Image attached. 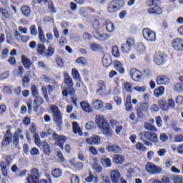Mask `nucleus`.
Instances as JSON below:
<instances>
[{"mask_svg": "<svg viewBox=\"0 0 183 183\" xmlns=\"http://www.w3.org/2000/svg\"><path fill=\"white\" fill-rule=\"evenodd\" d=\"M96 123L97 127L102 129L103 134L106 135V137H111V135H112V129H111L109 124L103 116L97 117Z\"/></svg>", "mask_w": 183, "mask_h": 183, "instance_id": "obj_1", "label": "nucleus"}, {"mask_svg": "<svg viewBox=\"0 0 183 183\" xmlns=\"http://www.w3.org/2000/svg\"><path fill=\"white\" fill-rule=\"evenodd\" d=\"M50 110L53 114L54 121L56 122V124L58 128H61L62 127V113H61V110L58 108L56 105H51Z\"/></svg>", "mask_w": 183, "mask_h": 183, "instance_id": "obj_2", "label": "nucleus"}, {"mask_svg": "<svg viewBox=\"0 0 183 183\" xmlns=\"http://www.w3.org/2000/svg\"><path fill=\"white\" fill-rule=\"evenodd\" d=\"M139 137L142 141H151L153 144H158L159 139L157 133H152L150 132H144L139 134Z\"/></svg>", "mask_w": 183, "mask_h": 183, "instance_id": "obj_3", "label": "nucleus"}, {"mask_svg": "<svg viewBox=\"0 0 183 183\" xmlns=\"http://www.w3.org/2000/svg\"><path fill=\"white\" fill-rule=\"evenodd\" d=\"M124 5H125V3L123 0H114L109 3L108 12H110V14H114V12L119 11V9H121Z\"/></svg>", "mask_w": 183, "mask_h": 183, "instance_id": "obj_4", "label": "nucleus"}, {"mask_svg": "<svg viewBox=\"0 0 183 183\" xmlns=\"http://www.w3.org/2000/svg\"><path fill=\"white\" fill-rule=\"evenodd\" d=\"M149 6H154L148 9L149 14H154V15H161L162 14V9L158 6L159 1L149 0Z\"/></svg>", "mask_w": 183, "mask_h": 183, "instance_id": "obj_5", "label": "nucleus"}, {"mask_svg": "<svg viewBox=\"0 0 183 183\" xmlns=\"http://www.w3.org/2000/svg\"><path fill=\"white\" fill-rule=\"evenodd\" d=\"M4 160L6 162H1L0 163V167L3 177H8V169L6 167L11 165V162H12V156H6Z\"/></svg>", "mask_w": 183, "mask_h": 183, "instance_id": "obj_6", "label": "nucleus"}, {"mask_svg": "<svg viewBox=\"0 0 183 183\" xmlns=\"http://www.w3.org/2000/svg\"><path fill=\"white\" fill-rule=\"evenodd\" d=\"M167 56L163 52L158 51L154 54V61L157 65H164L167 62Z\"/></svg>", "mask_w": 183, "mask_h": 183, "instance_id": "obj_7", "label": "nucleus"}, {"mask_svg": "<svg viewBox=\"0 0 183 183\" xmlns=\"http://www.w3.org/2000/svg\"><path fill=\"white\" fill-rule=\"evenodd\" d=\"M135 45V40L134 37H129L127 39V43L124 44L121 46V51L126 54H128L131 51V48Z\"/></svg>", "mask_w": 183, "mask_h": 183, "instance_id": "obj_8", "label": "nucleus"}, {"mask_svg": "<svg viewBox=\"0 0 183 183\" xmlns=\"http://www.w3.org/2000/svg\"><path fill=\"white\" fill-rule=\"evenodd\" d=\"M28 183H38L39 182V171L38 169H33L31 173L26 178Z\"/></svg>", "mask_w": 183, "mask_h": 183, "instance_id": "obj_9", "label": "nucleus"}, {"mask_svg": "<svg viewBox=\"0 0 183 183\" xmlns=\"http://www.w3.org/2000/svg\"><path fill=\"white\" fill-rule=\"evenodd\" d=\"M172 46L177 52H183V39L181 38H176L172 41Z\"/></svg>", "mask_w": 183, "mask_h": 183, "instance_id": "obj_10", "label": "nucleus"}, {"mask_svg": "<svg viewBox=\"0 0 183 183\" xmlns=\"http://www.w3.org/2000/svg\"><path fill=\"white\" fill-rule=\"evenodd\" d=\"M146 170L149 174H161L162 172V168L157 167V165L152 163H147Z\"/></svg>", "mask_w": 183, "mask_h": 183, "instance_id": "obj_11", "label": "nucleus"}, {"mask_svg": "<svg viewBox=\"0 0 183 183\" xmlns=\"http://www.w3.org/2000/svg\"><path fill=\"white\" fill-rule=\"evenodd\" d=\"M143 36L147 41L154 42L157 39L155 32L151 31L149 29H145L143 30Z\"/></svg>", "mask_w": 183, "mask_h": 183, "instance_id": "obj_12", "label": "nucleus"}, {"mask_svg": "<svg viewBox=\"0 0 183 183\" xmlns=\"http://www.w3.org/2000/svg\"><path fill=\"white\" fill-rule=\"evenodd\" d=\"M53 138L56 141V144L61 148V149H64V144H65V141H66V137L64 136H61L56 132H54L53 134Z\"/></svg>", "mask_w": 183, "mask_h": 183, "instance_id": "obj_13", "label": "nucleus"}, {"mask_svg": "<svg viewBox=\"0 0 183 183\" xmlns=\"http://www.w3.org/2000/svg\"><path fill=\"white\" fill-rule=\"evenodd\" d=\"M12 142V133L11 130H7L4 136L1 145L2 147H8Z\"/></svg>", "mask_w": 183, "mask_h": 183, "instance_id": "obj_14", "label": "nucleus"}, {"mask_svg": "<svg viewBox=\"0 0 183 183\" xmlns=\"http://www.w3.org/2000/svg\"><path fill=\"white\" fill-rule=\"evenodd\" d=\"M141 71L137 69H132L130 70V76L133 79V81H140L142 76H141Z\"/></svg>", "mask_w": 183, "mask_h": 183, "instance_id": "obj_15", "label": "nucleus"}, {"mask_svg": "<svg viewBox=\"0 0 183 183\" xmlns=\"http://www.w3.org/2000/svg\"><path fill=\"white\" fill-rule=\"evenodd\" d=\"M169 77L165 75H161L157 78V85H168L169 84Z\"/></svg>", "mask_w": 183, "mask_h": 183, "instance_id": "obj_16", "label": "nucleus"}, {"mask_svg": "<svg viewBox=\"0 0 183 183\" xmlns=\"http://www.w3.org/2000/svg\"><path fill=\"white\" fill-rule=\"evenodd\" d=\"M35 100L34 102V111H35V112H38V110L39 109V107H41V105H42V104H44V99L39 96L37 97H34Z\"/></svg>", "mask_w": 183, "mask_h": 183, "instance_id": "obj_17", "label": "nucleus"}, {"mask_svg": "<svg viewBox=\"0 0 183 183\" xmlns=\"http://www.w3.org/2000/svg\"><path fill=\"white\" fill-rule=\"evenodd\" d=\"M111 179L113 183H119L121 173L118 170H112L111 172Z\"/></svg>", "mask_w": 183, "mask_h": 183, "instance_id": "obj_18", "label": "nucleus"}, {"mask_svg": "<svg viewBox=\"0 0 183 183\" xmlns=\"http://www.w3.org/2000/svg\"><path fill=\"white\" fill-rule=\"evenodd\" d=\"M21 63L23 64L24 68L26 69H31V66H32V61L31 59L28 58L25 55L21 56Z\"/></svg>", "mask_w": 183, "mask_h": 183, "instance_id": "obj_19", "label": "nucleus"}, {"mask_svg": "<svg viewBox=\"0 0 183 183\" xmlns=\"http://www.w3.org/2000/svg\"><path fill=\"white\" fill-rule=\"evenodd\" d=\"M107 149L109 152H114L115 154H121L122 152V149L117 144L109 145Z\"/></svg>", "mask_w": 183, "mask_h": 183, "instance_id": "obj_20", "label": "nucleus"}, {"mask_svg": "<svg viewBox=\"0 0 183 183\" xmlns=\"http://www.w3.org/2000/svg\"><path fill=\"white\" fill-rule=\"evenodd\" d=\"M86 142H87L89 145H98V144L101 142V139L98 136H94L86 139Z\"/></svg>", "mask_w": 183, "mask_h": 183, "instance_id": "obj_21", "label": "nucleus"}, {"mask_svg": "<svg viewBox=\"0 0 183 183\" xmlns=\"http://www.w3.org/2000/svg\"><path fill=\"white\" fill-rule=\"evenodd\" d=\"M68 94L71 97H74V95H75V89L73 87H68V88L63 89V91H62L63 97L68 98Z\"/></svg>", "mask_w": 183, "mask_h": 183, "instance_id": "obj_22", "label": "nucleus"}, {"mask_svg": "<svg viewBox=\"0 0 183 183\" xmlns=\"http://www.w3.org/2000/svg\"><path fill=\"white\" fill-rule=\"evenodd\" d=\"M94 38H96V39H98L99 41H107V39H109V36H108V34H101V33H99V31H96L94 34Z\"/></svg>", "mask_w": 183, "mask_h": 183, "instance_id": "obj_23", "label": "nucleus"}, {"mask_svg": "<svg viewBox=\"0 0 183 183\" xmlns=\"http://www.w3.org/2000/svg\"><path fill=\"white\" fill-rule=\"evenodd\" d=\"M64 84L69 86V88H72L74 86V81H72V78L68 73L64 74Z\"/></svg>", "mask_w": 183, "mask_h": 183, "instance_id": "obj_24", "label": "nucleus"}, {"mask_svg": "<svg viewBox=\"0 0 183 183\" xmlns=\"http://www.w3.org/2000/svg\"><path fill=\"white\" fill-rule=\"evenodd\" d=\"M22 130L19 129L17 132H14L13 137V144L15 147H18L19 145V134H21Z\"/></svg>", "mask_w": 183, "mask_h": 183, "instance_id": "obj_25", "label": "nucleus"}, {"mask_svg": "<svg viewBox=\"0 0 183 183\" xmlns=\"http://www.w3.org/2000/svg\"><path fill=\"white\" fill-rule=\"evenodd\" d=\"M114 66L116 71H119V74L125 73V69H124V67L122 66V63H121V61H114Z\"/></svg>", "mask_w": 183, "mask_h": 183, "instance_id": "obj_26", "label": "nucleus"}, {"mask_svg": "<svg viewBox=\"0 0 183 183\" xmlns=\"http://www.w3.org/2000/svg\"><path fill=\"white\" fill-rule=\"evenodd\" d=\"M91 107L94 109H101L104 107V103L101 100H94L91 103Z\"/></svg>", "mask_w": 183, "mask_h": 183, "instance_id": "obj_27", "label": "nucleus"}, {"mask_svg": "<svg viewBox=\"0 0 183 183\" xmlns=\"http://www.w3.org/2000/svg\"><path fill=\"white\" fill-rule=\"evenodd\" d=\"M54 54H55V49L54 48V46H52V44H50L46 50L44 56L46 58H49L51 56H54Z\"/></svg>", "mask_w": 183, "mask_h": 183, "instance_id": "obj_28", "label": "nucleus"}, {"mask_svg": "<svg viewBox=\"0 0 183 183\" xmlns=\"http://www.w3.org/2000/svg\"><path fill=\"white\" fill-rule=\"evenodd\" d=\"M41 147L44 152V154L45 155L49 156L51 154V147H49V144L46 142H41Z\"/></svg>", "mask_w": 183, "mask_h": 183, "instance_id": "obj_29", "label": "nucleus"}, {"mask_svg": "<svg viewBox=\"0 0 183 183\" xmlns=\"http://www.w3.org/2000/svg\"><path fill=\"white\" fill-rule=\"evenodd\" d=\"M24 66L21 65H19L17 66L16 69L13 70V74L15 75L16 76H22L24 75Z\"/></svg>", "mask_w": 183, "mask_h": 183, "instance_id": "obj_30", "label": "nucleus"}, {"mask_svg": "<svg viewBox=\"0 0 183 183\" xmlns=\"http://www.w3.org/2000/svg\"><path fill=\"white\" fill-rule=\"evenodd\" d=\"M164 92H165V88L160 86L154 91V95L156 96L157 98H159V97H162V95H164Z\"/></svg>", "mask_w": 183, "mask_h": 183, "instance_id": "obj_31", "label": "nucleus"}, {"mask_svg": "<svg viewBox=\"0 0 183 183\" xmlns=\"http://www.w3.org/2000/svg\"><path fill=\"white\" fill-rule=\"evenodd\" d=\"M158 104L162 111H168V109H169V106H168V103H167L166 99L159 100Z\"/></svg>", "mask_w": 183, "mask_h": 183, "instance_id": "obj_32", "label": "nucleus"}, {"mask_svg": "<svg viewBox=\"0 0 183 183\" xmlns=\"http://www.w3.org/2000/svg\"><path fill=\"white\" fill-rule=\"evenodd\" d=\"M125 107H126V111L131 112L132 111V109H134V107H132V103H131L130 95L127 96L126 98Z\"/></svg>", "mask_w": 183, "mask_h": 183, "instance_id": "obj_33", "label": "nucleus"}, {"mask_svg": "<svg viewBox=\"0 0 183 183\" xmlns=\"http://www.w3.org/2000/svg\"><path fill=\"white\" fill-rule=\"evenodd\" d=\"M98 84L99 89L97 90V94L101 95V94H102V91H105V89H107V85H105V82H104L102 80H99Z\"/></svg>", "mask_w": 183, "mask_h": 183, "instance_id": "obj_34", "label": "nucleus"}, {"mask_svg": "<svg viewBox=\"0 0 183 183\" xmlns=\"http://www.w3.org/2000/svg\"><path fill=\"white\" fill-rule=\"evenodd\" d=\"M38 31L39 41H41L42 44H45V42H46V39L45 38V34H44V30H42V27L41 26L38 27Z\"/></svg>", "mask_w": 183, "mask_h": 183, "instance_id": "obj_35", "label": "nucleus"}, {"mask_svg": "<svg viewBox=\"0 0 183 183\" xmlns=\"http://www.w3.org/2000/svg\"><path fill=\"white\" fill-rule=\"evenodd\" d=\"M73 125V132L75 134H79L80 137L82 135V130H81V128L79 127V124H78V122H74L72 123Z\"/></svg>", "mask_w": 183, "mask_h": 183, "instance_id": "obj_36", "label": "nucleus"}, {"mask_svg": "<svg viewBox=\"0 0 183 183\" xmlns=\"http://www.w3.org/2000/svg\"><path fill=\"white\" fill-rule=\"evenodd\" d=\"M80 105L85 112H92V108H91V106L89 104H88V102H81Z\"/></svg>", "mask_w": 183, "mask_h": 183, "instance_id": "obj_37", "label": "nucleus"}, {"mask_svg": "<svg viewBox=\"0 0 183 183\" xmlns=\"http://www.w3.org/2000/svg\"><path fill=\"white\" fill-rule=\"evenodd\" d=\"M46 51V47L43 44H39L37 46V52L40 55L45 56V52Z\"/></svg>", "mask_w": 183, "mask_h": 183, "instance_id": "obj_38", "label": "nucleus"}, {"mask_svg": "<svg viewBox=\"0 0 183 183\" xmlns=\"http://www.w3.org/2000/svg\"><path fill=\"white\" fill-rule=\"evenodd\" d=\"M21 11L23 15H24L26 18H28L29 16V15H31V9L28 6H22L21 8Z\"/></svg>", "mask_w": 183, "mask_h": 183, "instance_id": "obj_39", "label": "nucleus"}, {"mask_svg": "<svg viewBox=\"0 0 183 183\" xmlns=\"http://www.w3.org/2000/svg\"><path fill=\"white\" fill-rule=\"evenodd\" d=\"M71 75L74 79H75L76 81H79V82H81V76L79 75V71H78L76 69H72Z\"/></svg>", "mask_w": 183, "mask_h": 183, "instance_id": "obj_40", "label": "nucleus"}, {"mask_svg": "<svg viewBox=\"0 0 183 183\" xmlns=\"http://www.w3.org/2000/svg\"><path fill=\"white\" fill-rule=\"evenodd\" d=\"M113 159L115 164H121L124 162V157L121 154H115Z\"/></svg>", "mask_w": 183, "mask_h": 183, "instance_id": "obj_41", "label": "nucleus"}, {"mask_svg": "<svg viewBox=\"0 0 183 183\" xmlns=\"http://www.w3.org/2000/svg\"><path fill=\"white\" fill-rule=\"evenodd\" d=\"M21 81L24 88H28V86H29V82H31V79H29V75H25L23 76Z\"/></svg>", "mask_w": 183, "mask_h": 183, "instance_id": "obj_42", "label": "nucleus"}, {"mask_svg": "<svg viewBox=\"0 0 183 183\" xmlns=\"http://www.w3.org/2000/svg\"><path fill=\"white\" fill-rule=\"evenodd\" d=\"M144 128L147 129V131H151L152 132H157V127L152 125L150 123H144Z\"/></svg>", "mask_w": 183, "mask_h": 183, "instance_id": "obj_43", "label": "nucleus"}, {"mask_svg": "<svg viewBox=\"0 0 183 183\" xmlns=\"http://www.w3.org/2000/svg\"><path fill=\"white\" fill-rule=\"evenodd\" d=\"M136 149L139 152H145V151H147V148L145 147V145H144V144L141 142L137 143Z\"/></svg>", "mask_w": 183, "mask_h": 183, "instance_id": "obj_44", "label": "nucleus"}, {"mask_svg": "<svg viewBox=\"0 0 183 183\" xmlns=\"http://www.w3.org/2000/svg\"><path fill=\"white\" fill-rule=\"evenodd\" d=\"M31 89L33 98H36L39 97V92L38 91V87H36V86L32 85Z\"/></svg>", "mask_w": 183, "mask_h": 183, "instance_id": "obj_45", "label": "nucleus"}, {"mask_svg": "<svg viewBox=\"0 0 183 183\" xmlns=\"http://www.w3.org/2000/svg\"><path fill=\"white\" fill-rule=\"evenodd\" d=\"M102 63L104 66L106 68H108L109 66H111V64H112V61L111 60V58L108 57H104L102 60Z\"/></svg>", "mask_w": 183, "mask_h": 183, "instance_id": "obj_46", "label": "nucleus"}, {"mask_svg": "<svg viewBox=\"0 0 183 183\" xmlns=\"http://www.w3.org/2000/svg\"><path fill=\"white\" fill-rule=\"evenodd\" d=\"M94 178H95L94 183L98 182V178L95 177L94 174L91 172H89V177L85 179L86 182H92L94 181Z\"/></svg>", "mask_w": 183, "mask_h": 183, "instance_id": "obj_47", "label": "nucleus"}, {"mask_svg": "<svg viewBox=\"0 0 183 183\" xmlns=\"http://www.w3.org/2000/svg\"><path fill=\"white\" fill-rule=\"evenodd\" d=\"M51 174L54 178H59L62 175V171L59 169H55L51 172Z\"/></svg>", "mask_w": 183, "mask_h": 183, "instance_id": "obj_48", "label": "nucleus"}, {"mask_svg": "<svg viewBox=\"0 0 183 183\" xmlns=\"http://www.w3.org/2000/svg\"><path fill=\"white\" fill-rule=\"evenodd\" d=\"M106 29L108 32H114L115 31V25L112 22H109L106 26Z\"/></svg>", "mask_w": 183, "mask_h": 183, "instance_id": "obj_49", "label": "nucleus"}, {"mask_svg": "<svg viewBox=\"0 0 183 183\" xmlns=\"http://www.w3.org/2000/svg\"><path fill=\"white\" fill-rule=\"evenodd\" d=\"M102 162L103 165H105V167H107V168H110V167L112 165V164L111 163V159L109 158H105L102 159Z\"/></svg>", "mask_w": 183, "mask_h": 183, "instance_id": "obj_50", "label": "nucleus"}, {"mask_svg": "<svg viewBox=\"0 0 183 183\" xmlns=\"http://www.w3.org/2000/svg\"><path fill=\"white\" fill-rule=\"evenodd\" d=\"M92 51H99L102 49V46L100 44L94 43L90 45Z\"/></svg>", "mask_w": 183, "mask_h": 183, "instance_id": "obj_51", "label": "nucleus"}, {"mask_svg": "<svg viewBox=\"0 0 183 183\" xmlns=\"http://www.w3.org/2000/svg\"><path fill=\"white\" fill-rule=\"evenodd\" d=\"M34 142L37 147H41L42 145L41 139L39 138V134H38V133L34 134Z\"/></svg>", "mask_w": 183, "mask_h": 183, "instance_id": "obj_52", "label": "nucleus"}, {"mask_svg": "<svg viewBox=\"0 0 183 183\" xmlns=\"http://www.w3.org/2000/svg\"><path fill=\"white\" fill-rule=\"evenodd\" d=\"M71 166L76 168V169H82L84 168V164L82 162H71Z\"/></svg>", "mask_w": 183, "mask_h": 183, "instance_id": "obj_53", "label": "nucleus"}, {"mask_svg": "<svg viewBox=\"0 0 183 183\" xmlns=\"http://www.w3.org/2000/svg\"><path fill=\"white\" fill-rule=\"evenodd\" d=\"M0 12H1L2 16L6 19H9L11 15L9 14V11L6 9H1Z\"/></svg>", "mask_w": 183, "mask_h": 183, "instance_id": "obj_54", "label": "nucleus"}, {"mask_svg": "<svg viewBox=\"0 0 183 183\" xmlns=\"http://www.w3.org/2000/svg\"><path fill=\"white\" fill-rule=\"evenodd\" d=\"M174 183H182L183 182V177L182 176H174L172 178Z\"/></svg>", "mask_w": 183, "mask_h": 183, "instance_id": "obj_55", "label": "nucleus"}, {"mask_svg": "<svg viewBox=\"0 0 183 183\" xmlns=\"http://www.w3.org/2000/svg\"><path fill=\"white\" fill-rule=\"evenodd\" d=\"M174 91L176 92H183V84L177 83V84H175Z\"/></svg>", "mask_w": 183, "mask_h": 183, "instance_id": "obj_56", "label": "nucleus"}, {"mask_svg": "<svg viewBox=\"0 0 183 183\" xmlns=\"http://www.w3.org/2000/svg\"><path fill=\"white\" fill-rule=\"evenodd\" d=\"M112 54L116 58H119V49H118V46H114L112 47Z\"/></svg>", "mask_w": 183, "mask_h": 183, "instance_id": "obj_57", "label": "nucleus"}, {"mask_svg": "<svg viewBox=\"0 0 183 183\" xmlns=\"http://www.w3.org/2000/svg\"><path fill=\"white\" fill-rule=\"evenodd\" d=\"M100 26L101 24L99 23V21L98 19H94V21H93V28L94 29H95V32L96 31H99Z\"/></svg>", "mask_w": 183, "mask_h": 183, "instance_id": "obj_58", "label": "nucleus"}, {"mask_svg": "<svg viewBox=\"0 0 183 183\" xmlns=\"http://www.w3.org/2000/svg\"><path fill=\"white\" fill-rule=\"evenodd\" d=\"M3 92L6 95H11V94H12V89H11L10 86H5L3 88Z\"/></svg>", "mask_w": 183, "mask_h": 183, "instance_id": "obj_59", "label": "nucleus"}, {"mask_svg": "<svg viewBox=\"0 0 183 183\" xmlns=\"http://www.w3.org/2000/svg\"><path fill=\"white\" fill-rule=\"evenodd\" d=\"M76 62H77V64H81V65H83L84 66H85V65H86L87 62H86V59H85V58L84 57H79L76 60Z\"/></svg>", "mask_w": 183, "mask_h": 183, "instance_id": "obj_60", "label": "nucleus"}, {"mask_svg": "<svg viewBox=\"0 0 183 183\" xmlns=\"http://www.w3.org/2000/svg\"><path fill=\"white\" fill-rule=\"evenodd\" d=\"M124 88H125L127 92H132V84L125 82L124 83Z\"/></svg>", "mask_w": 183, "mask_h": 183, "instance_id": "obj_61", "label": "nucleus"}, {"mask_svg": "<svg viewBox=\"0 0 183 183\" xmlns=\"http://www.w3.org/2000/svg\"><path fill=\"white\" fill-rule=\"evenodd\" d=\"M70 179L71 183H79V177L75 174H71Z\"/></svg>", "mask_w": 183, "mask_h": 183, "instance_id": "obj_62", "label": "nucleus"}, {"mask_svg": "<svg viewBox=\"0 0 183 183\" xmlns=\"http://www.w3.org/2000/svg\"><path fill=\"white\" fill-rule=\"evenodd\" d=\"M138 108L139 109H142L143 112H148V102L142 103L141 107Z\"/></svg>", "mask_w": 183, "mask_h": 183, "instance_id": "obj_63", "label": "nucleus"}, {"mask_svg": "<svg viewBox=\"0 0 183 183\" xmlns=\"http://www.w3.org/2000/svg\"><path fill=\"white\" fill-rule=\"evenodd\" d=\"M174 142H183V135L178 134L174 137Z\"/></svg>", "mask_w": 183, "mask_h": 183, "instance_id": "obj_64", "label": "nucleus"}]
</instances>
